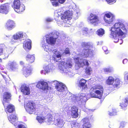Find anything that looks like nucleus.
I'll use <instances>...</instances> for the list:
<instances>
[{
  "label": "nucleus",
  "mask_w": 128,
  "mask_h": 128,
  "mask_svg": "<svg viewBox=\"0 0 128 128\" xmlns=\"http://www.w3.org/2000/svg\"><path fill=\"white\" fill-rule=\"evenodd\" d=\"M40 73L41 74H44V75L46 74V72H45V70L44 71V70H41V71H40Z\"/></svg>",
  "instance_id": "0e129e2a"
},
{
  "label": "nucleus",
  "mask_w": 128,
  "mask_h": 128,
  "mask_svg": "<svg viewBox=\"0 0 128 128\" xmlns=\"http://www.w3.org/2000/svg\"><path fill=\"white\" fill-rule=\"evenodd\" d=\"M12 7L16 12L19 14L24 12L25 9L24 6L21 3L20 0H14Z\"/></svg>",
  "instance_id": "0eeeda50"
},
{
  "label": "nucleus",
  "mask_w": 128,
  "mask_h": 128,
  "mask_svg": "<svg viewBox=\"0 0 128 128\" xmlns=\"http://www.w3.org/2000/svg\"><path fill=\"white\" fill-rule=\"evenodd\" d=\"M18 128H26L25 126L22 124H20L18 126Z\"/></svg>",
  "instance_id": "13d9d810"
},
{
  "label": "nucleus",
  "mask_w": 128,
  "mask_h": 128,
  "mask_svg": "<svg viewBox=\"0 0 128 128\" xmlns=\"http://www.w3.org/2000/svg\"><path fill=\"white\" fill-rule=\"evenodd\" d=\"M90 22L93 24L98 22L100 20L98 17L95 14L91 13L89 17Z\"/></svg>",
  "instance_id": "5701e85b"
},
{
  "label": "nucleus",
  "mask_w": 128,
  "mask_h": 128,
  "mask_svg": "<svg viewBox=\"0 0 128 128\" xmlns=\"http://www.w3.org/2000/svg\"><path fill=\"white\" fill-rule=\"evenodd\" d=\"M106 1L109 3L115 2L116 0H106Z\"/></svg>",
  "instance_id": "4d7b16f0"
},
{
  "label": "nucleus",
  "mask_w": 128,
  "mask_h": 128,
  "mask_svg": "<svg viewBox=\"0 0 128 128\" xmlns=\"http://www.w3.org/2000/svg\"><path fill=\"white\" fill-rule=\"evenodd\" d=\"M44 117L43 116H38L36 118L37 120L40 124L44 122Z\"/></svg>",
  "instance_id": "58836bf2"
},
{
  "label": "nucleus",
  "mask_w": 128,
  "mask_h": 128,
  "mask_svg": "<svg viewBox=\"0 0 128 128\" xmlns=\"http://www.w3.org/2000/svg\"><path fill=\"white\" fill-rule=\"evenodd\" d=\"M128 60L126 58L124 59L122 63L124 64H126L128 62Z\"/></svg>",
  "instance_id": "680f3d73"
},
{
  "label": "nucleus",
  "mask_w": 128,
  "mask_h": 128,
  "mask_svg": "<svg viewBox=\"0 0 128 128\" xmlns=\"http://www.w3.org/2000/svg\"><path fill=\"white\" fill-rule=\"evenodd\" d=\"M24 107L26 111L29 114H32L36 110L35 104L31 102H29Z\"/></svg>",
  "instance_id": "9b49d317"
},
{
  "label": "nucleus",
  "mask_w": 128,
  "mask_h": 128,
  "mask_svg": "<svg viewBox=\"0 0 128 128\" xmlns=\"http://www.w3.org/2000/svg\"><path fill=\"white\" fill-rule=\"evenodd\" d=\"M82 45L84 48L82 52L83 54L82 56L84 58L87 57L88 55V44L87 42H83L82 43Z\"/></svg>",
  "instance_id": "412c9836"
},
{
  "label": "nucleus",
  "mask_w": 128,
  "mask_h": 128,
  "mask_svg": "<svg viewBox=\"0 0 128 128\" xmlns=\"http://www.w3.org/2000/svg\"><path fill=\"white\" fill-rule=\"evenodd\" d=\"M54 119V123L55 125L59 127H62L63 126L64 124V122L63 120L59 118V116L58 114H55Z\"/></svg>",
  "instance_id": "dca6fc26"
},
{
  "label": "nucleus",
  "mask_w": 128,
  "mask_h": 128,
  "mask_svg": "<svg viewBox=\"0 0 128 128\" xmlns=\"http://www.w3.org/2000/svg\"><path fill=\"white\" fill-rule=\"evenodd\" d=\"M128 104L126 101V99L124 102H122V103H120V106L122 108H123L127 106V104Z\"/></svg>",
  "instance_id": "a19ab883"
},
{
  "label": "nucleus",
  "mask_w": 128,
  "mask_h": 128,
  "mask_svg": "<svg viewBox=\"0 0 128 128\" xmlns=\"http://www.w3.org/2000/svg\"><path fill=\"white\" fill-rule=\"evenodd\" d=\"M31 41L29 39L26 40L24 42L23 44V47L27 51L30 50L31 48Z\"/></svg>",
  "instance_id": "393cba45"
},
{
  "label": "nucleus",
  "mask_w": 128,
  "mask_h": 128,
  "mask_svg": "<svg viewBox=\"0 0 128 128\" xmlns=\"http://www.w3.org/2000/svg\"><path fill=\"white\" fill-rule=\"evenodd\" d=\"M3 49L2 47L0 45V56L1 55L2 53Z\"/></svg>",
  "instance_id": "e2e57ef3"
},
{
  "label": "nucleus",
  "mask_w": 128,
  "mask_h": 128,
  "mask_svg": "<svg viewBox=\"0 0 128 128\" xmlns=\"http://www.w3.org/2000/svg\"><path fill=\"white\" fill-rule=\"evenodd\" d=\"M0 73L4 78H5V76H6V72H4L2 71L1 72L0 71Z\"/></svg>",
  "instance_id": "603ef678"
},
{
  "label": "nucleus",
  "mask_w": 128,
  "mask_h": 128,
  "mask_svg": "<svg viewBox=\"0 0 128 128\" xmlns=\"http://www.w3.org/2000/svg\"><path fill=\"white\" fill-rule=\"evenodd\" d=\"M52 52L53 53L52 54L53 60L56 62H59V60L61 59L62 56L60 52L54 49Z\"/></svg>",
  "instance_id": "a211bd4d"
},
{
  "label": "nucleus",
  "mask_w": 128,
  "mask_h": 128,
  "mask_svg": "<svg viewBox=\"0 0 128 128\" xmlns=\"http://www.w3.org/2000/svg\"><path fill=\"white\" fill-rule=\"evenodd\" d=\"M80 11L79 10H76V16L74 17V15H72V13L69 11H67L64 12L63 10L62 9H60L58 10L55 11L54 12V17L55 19L56 20L57 18L62 15L60 17L62 20L63 21H67L71 19L74 16V18L76 19L78 18V14H79Z\"/></svg>",
  "instance_id": "7ed1b4c3"
},
{
  "label": "nucleus",
  "mask_w": 128,
  "mask_h": 128,
  "mask_svg": "<svg viewBox=\"0 0 128 128\" xmlns=\"http://www.w3.org/2000/svg\"><path fill=\"white\" fill-rule=\"evenodd\" d=\"M112 69L111 68H107L104 69V72H110L112 71Z\"/></svg>",
  "instance_id": "49530a36"
},
{
  "label": "nucleus",
  "mask_w": 128,
  "mask_h": 128,
  "mask_svg": "<svg viewBox=\"0 0 128 128\" xmlns=\"http://www.w3.org/2000/svg\"><path fill=\"white\" fill-rule=\"evenodd\" d=\"M64 36V34L62 32H54L46 35L45 37L46 43L45 40L42 41L41 42L42 47L45 51L52 52L54 50V48L52 46L50 48L49 45L47 43L51 45L55 44H57L58 42H56L58 36L62 37Z\"/></svg>",
  "instance_id": "f03ea898"
},
{
  "label": "nucleus",
  "mask_w": 128,
  "mask_h": 128,
  "mask_svg": "<svg viewBox=\"0 0 128 128\" xmlns=\"http://www.w3.org/2000/svg\"><path fill=\"white\" fill-rule=\"evenodd\" d=\"M14 110V106L12 104H9L7 106L6 111L12 113L13 112Z\"/></svg>",
  "instance_id": "72a5a7b5"
},
{
  "label": "nucleus",
  "mask_w": 128,
  "mask_h": 128,
  "mask_svg": "<svg viewBox=\"0 0 128 128\" xmlns=\"http://www.w3.org/2000/svg\"><path fill=\"white\" fill-rule=\"evenodd\" d=\"M104 30L102 28H100L98 30L96 31L97 34L100 36H102L104 34Z\"/></svg>",
  "instance_id": "e433bc0d"
},
{
  "label": "nucleus",
  "mask_w": 128,
  "mask_h": 128,
  "mask_svg": "<svg viewBox=\"0 0 128 128\" xmlns=\"http://www.w3.org/2000/svg\"><path fill=\"white\" fill-rule=\"evenodd\" d=\"M94 110H88V113H90V116H92V113Z\"/></svg>",
  "instance_id": "864d4df0"
},
{
  "label": "nucleus",
  "mask_w": 128,
  "mask_h": 128,
  "mask_svg": "<svg viewBox=\"0 0 128 128\" xmlns=\"http://www.w3.org/2000/svg\"><path fill=\"white\" fill-rule=\"evenodd\" d=\"M125 123L124 122H121L120 126V128H123L124 127Z\"/></svg>",
  "instance_id": "3c124183"
},
{
  "label": "nucleus",
  "mask_w": 128,
  "mask_h": 128,
  "mask_svg": "<svg viewBox=\"0 0 128 128\" xmlns=\"http://www.w3.org/2000/svg\"><path fill=\"white\" fill-rule=\"evenodd\" d=\"M14 22L12 20H9L7 21L4 25L6 29L8 30H11L15 27Z\"/></svg>",
  "instance_id": "6ab92c4d"
},
{
  "label": "nucleus",
  "mask_w": 128,
  "mask_h": 128,
  "mask_svg": "<svg viewBox=\"0 0 128 128\" xmlns=\"http://www.w3.org/2000/svg\"><path fill=\"white\" fill-rule=\"evenodd\" d=\"M117 111L114 108H112V110L109 112L108 114L110 116H113L116 114Z\"/></svg>",
  "instance_id": "ea45409f"
},
{
  "label": "nucleus",
  "mask_w": 128,
  "mask_h": 128,
  "mask_svg": "<svg viewBox=\"0 0 128 128\" xmlns=\"http://www.w3.org/2000/svg\"><path fill=\"white\" fill-rule=\"evenodd\" d=\"M11 97L10 94L7 92L4 93L3 95V100L2 102L4 107H5L6 102H8L9 101L10 98Z\"/></svg>",
  "instance_id": "b1692460"
},
{
  "label": "nucleus",
  "mask_w": 128,
  "mask_h": 128,
  "mask_svg": "<svg viewBox=\"0 0 128 128\" xmlns=\"http://www.w3.org/2000/svg\"><path fill=\"white\" fill-rule=\"evenodd\" d=\"M25 34V33L21 32H17L13 36L10 42L12 44L17 42L18 40L24 37Z\"/></svg>",
  "instance_id": "9d476101"
},
{
  "label": "nucleus",
  "mask_w": 128,
  "mask_h": 128,
  "mask_svg": "<svg viewBox=\"0 0 128 128\" xmlns=\"http://www.w3.org/2000/svg\"><path fill=\"white\" fill-rule=\"evenodd\" d=\"M104 89L102 86L98 84L91 88L90 92L92 97L101 98Z\"/></svg>",
  "instance_id": "20e7f679"
},
{
  "label": "nucleus",
  "mask_w": 128,
  "mask_h": 128,
  "mask_svg": "<svg viewBox=\"0 0 128 128\" xmlns=\"http://www.w3.org/2000/svg\"><path fill=\"white\" fill-rule=\"evenodd\" d=\"M56 0H51V2L53 6H58V2Z\"/></svg>",
  "instance_id": "37998d69"
},
{
  "label": "nucleus",
  "mask_w": 128,
  "mask_h": 128,
  "mask_svg": "<svg viewBox=\"0 0 128 128\" xmlns=\"http://www.w3.org/2000/svg\"><path fill=\"white\" fill-rule=\"evenodd\" d=\"M67 94V98L68 99L75 103L80 101L82 98L84 97H85L86 96L84 94L82 93H79L78 96H76V95L73 94L70 92L68 93Z\"/></svg>",
  "instance_id": "1a4fd4ad"
},
{
  "label": "nucleus",
  "mask_w": 128,
  "mask_h": 128,
  "mask_svg": "<svg viewBox=\"0 0 128 128\" xmlns=\"http://www.w3.org/2000/svg\"><path fill=\"white\" fill-rule=\"evenodd\" d=\"M46 20L47 22H50L52 21V19L50 18H48L46 19Z\"/></svg>",
  "instance_id": "6e6d98bb"
},
{
  "label": "nucleus",
  "mask_w": 128,
  "mask_h": 128,
  "mask_svg": "<svg viewBox=\"0 0 128 128\" xmlns=\"http://www.w3.org/2000/svg\"><path fill=\"white\" fill-rule=\"evenodd\" d=\"M47 116L48 123V124H53L54 123V118L51 115H48Z\"/></svg>",
  "instance_id": "c9c22d12"
},
{
  "label": "nucleus",
  "mask_w": 128,
  "mask_h": 128,
  "mask_svg": "<svg viewBox=\"0 0 128 128\" xmlns=\"http://www.w3.org/2000/svg\"><path fill=\"white\" fill-rule=\"evenodd\" d=\"M76 63V66H78L77 68H79L80 67L83 66L84 65L87 66V67L88 66V62L87 60H86L84 58L83 59L82 58H80L79 57L76 58H74ZM86 72L87 74L88 73V68L86 67Z\"/></svg>",
  "instance_id": "6e6552de"
},
{
  "label": "nucleus",
  "mask_w": 128,
  "mask_h": 128,
  "mask_svg": "<svg viewBox=\"0 0 128 128\" xmlns=\"http://www.w3.org/2000/svg\"><path fill=\"white\" fill-rule=\"evenodd\" d=\"M31 71V68L30 66L24 67L23 68L22 74L26 77H27L30 74Z\"/></svg>",
  "instance_id": "a878e982"
},
{
  "label": "nucleus",
  "mask_w": 128,
  "mask_h": 128,
  "mask_svg": "<svg viewBox=\"0 0 128 128\" xmlns=\"http://www.w3.org/2000/svg\"><path fill=\"white\" fill-rule=\"evenodd\" d=\"M35 58L34 55H32L28 54L26 56V60L30 63H32L34 62Z\"/></svg>",
  "instance_id": "7c9ffc66"
},
{
  "label": "nucleus",
  "mask_w": 128,
  "mask_h": 128,
  "mask_svg": "<svg viewBox=\"0 0 128 128\" xmlns=\"http://www.w3.org/2000/svg\"><path fill=\"white\" fill-rule=\"evenodd\" d=\"M88 29L87 28L84 27L82 29V33L84 35L86 36L87 35Z\"/></svg>",
  "instance_id": "79ce46f5"
},
{
  "label": "nucleus",
  "mask_w": 128,
  "mask_h": 128,
  "mask_svg": "<svg viewBox=\"0 0 128 128\" xmlns=\"http://www.w3.org/2000/svg\"><path fill=\"white\" fill-rule=\"evenodd\" d=\"M126 102H127V103L128 104V98H126Z\"/></svg>",
  "instance_id": "69168bd1"
},
{
  "label": "nucleus",
  "mask_w": 128,
  "mask_h": 128,
  "mask_svg": "<svg viewBox=\"0 0 128 128\" xmlns=\"http://www.w3.org/2000/svg\"><path fill=\"white\" fill-rule=\"evenodd\" d=\"M115 82L113 85V86L114 88H117L118 86L122 84V82L118 78L115 79Z\"/></svg>",
  "instance_id": "f704fd0d"
},
{
  "label": "nucleus",
  "mask_w": 128,
  "mask_h": 128,
  "mask_svg": "<svg viewBox=\"0 0 128 128\" xmlns=\"http://www.w3.org/2000/svg\"><path fill=\"white\" fill-rule=\"evenodd\" d=\"M110 30L111 31L110 37L114 39L115 42H118L120 44L122 43L123 41L121 39H120L118 36L124 35L125 36L128 33V28L124 24L120 22L115 23L112 27Z\"/></svg>",
  "instance_id": "f257e3e1"
},
{
  "label": "nucleus",
  "mask_w": 128,
  "mask_h": 128,
  "mask_svg": "<svg viewBox=\"0 0 128 128\" xmlns=\"http://www.w3.org/2000/svg\"><path fill=\"white\" fill-rule=\"evenodd\" d=\"M87 80L84 79H81L78 82V86L82 90L86 91L88 88L87 84L86 83Z\"/></svg>",
  "instance_id": "aec40b11"
},
{
  "label": "nucleus",
  "mask_w": 128,
  "mask_h": 128,
  "mask_svg": "<svg viewBox=\"0 0 128 128\" xmlns=\"http://www.w3.org/2000/svg\"><path fill=\"white\" fill-rule=\"evenodd\" d=\"M8 65L10 66V68L13 71H16L18 69V65L15 62H10L8 63Z\"/></svg>",
  "instance_id": "c85d7f7f"
},
{
  "label": "nucleus",
  "mask_w": 128,
  "mask_h": 128,
  "mask_svg": "<svg viewBox=\"0 0 128 128\" xmlns=\"http://www.w3.org/2000/svg\"><path fill=\"white\" fill-rule=\"evenodd\" d=\"M65 21H64L63 20L62 21H58L57 22V23L58 26H61L63 25V24L65 22Z\"/></svg>",
  "instance_id": "a18cd8bd"
},
{
  "label": "nucleus",
  "mask_w": 128,
  "mask_h": 128,
  "mask_svg": "<svg viewBox=\"0 0 128 128\" xmlns=\"http://www.w3.org/2000/svg\"><path fill=\"white\" fill-rule=\"evenodd\" d=\"M21 92L24 95H28L30 93V88L24 85H22L21 87Z\"/></svg>",
  "instance_id": "bb28decb"
},
{
  "label": "nucleus",
  "mask_w": 128,
  "mask_h": 128,
  "mask_svg": "<svg viewBox=\"0 0 128 128\" xmlns=\"http://www.w3.org/2000/svg\"><path fill=\"white\" fill-rule=\"evenodd\" d=\"M91 126V125L90 124H89V123H88V128H90V127Z\"/></svg>",
  "instance_id": "338daca9"
},
{
  "label": "nucleus",
  "mask_w": 128,
  "mask_h": 128,
  "mask_svg": "<svg viewBox=\"0 0 128 128\" xmlns=\"http://www.w3.org/2000/svg\"><path fill=\"white\" fill-rule=\"evenodd\" d=\"M12 52V51L10 50V49L8 48L4 49L3 50L2 52L3 58L4 59L7 58H8L9 54Z\"/></svg>",
  "instance_id": "c756f323"
},
{
  "label": "nucleus",
  "mask_w": 128,
  "mask_h": 128,
  "mask_svg": "<svg viewBox=\"0 0 128 128\" xmlns=\"http://www.w3.org/2000/svg\"><path fill=\"white\" fill-rule=\"evenodd\" d=\"M82 122L83 123L82 128H88V118L86 117L83 119Z\"/></svg>",
  "instance_id": "473e14b6"
},
{
  "label": "nucleus",
  "mask_w": 128,
  "mask_h": 128,
  "mask_svg": "<svg viewBox=\"0 0 128 128\" xmlns=\"http://www.w3.org/2000/svg\"><path fill=\"white\" fill-rule=\"evenodd\" d=\"M88 75L92 72V69L90 67H88Z\"/></svg>",
  "instance_id": "052dcab7"
},
{
  "label": "nucleus",
  "mask_w": 128,
  "mask_h": 128,
  "mask_svg": "<svg viewBox=\"0 0 128 128\" xmlns=\"http://www.w3.org/2000/svg\"><path fill=\"white\" fill-rule=\"evenodd\" d=\"M72 66V62H62L59 64L58 68L61 72L66 74L71 77L73 74L71 72Z\"/></svg>",
  "instance_id": "39448f33"
},
{
  "label": "nucleus",
  "mask_w": 128,
  "mask_h": 128,
  "mask_svg": "<svg viewBox=\"0 0 128 128\" xmlns=\"http://www.w3.org/2000/svg\"><path fill=\"white\" fill-rule=\"evenodd\" d=\"M43 68L46 73H48L53 72L55 69V67L53 64L49 63L45 64L43 66Z\"/></svg>",
  "instance_id": "f3484780"
},
{
  "label": "nucleus",
  "mask_w": 128,
  "mask_h": 128,
  "mask_svg": "<svg viewBox=\"0 0 128 128\" xmlns=\"http://www.w3.org/2000/svg\"><path fill=\"white\" fill-rule=\"evenodd\" d=\"M52 83L56 85V88L58 92V94L60 98L64 96L67 91V88L66 85L57 80L52 81Z\"/></svg>",
  "instance_id": "423d86ee"
},
{
  "label": "nucleus",
  "mask_w": 128,
  "mask_h": 128,
  "mask_svg": "<svg viewBox=\"0 0 128 128\" xmlns=\"http://www.w3.org/2000/svg\"><path fill=\"white\" fill-rule=\"evenodd\" d=\"M58 2L61 4H63L66 1V0H58Z\"/></svg>",
  "instance_id": "bf43d9fd"
},
{
  "label": "nucleus",
  "mask_w": 128,
  "mask_h": 128,
  "mask_svg": "<svg viewBox=\"0 0 128 128\" xmlns=\"http://www.w3.org/2000/svg\"><path fill=\"white\" fill-rule=\"evenodd\" d=\"M114 81V79L112 76H109L106 80V83L108 85H113Z\"/></svg>",
  "instance_id": "2f4dec72"
},
{
  "label": "nucleus",
  "mask_w": 128,
  "mask_h": 128,
  "mask_svg": "<svg viewBox=\"0 0 128 128\" xmlns=\"http://www.w3.org/2000/svg\"><path fill=\"white\" fill-rule=\"evenodd\" d=\"M96 50L94 46L92 43H88V58H92L95 54Z\"/></svg>",
  "instance_id": "2eb2a0df"
},
{
  "label": "nucleus",
  "mask_w": 128,
  "mask_h": 128,
  "mask_svg": "<svg viewBox=\"0 0 128 128\" xmlns=\"http://www.w3.org/2000/svg\"><path fill=\"white\" fill-rule=\"evenodd\" d=\"M79 124L75 121L72 122L71 123V125L72 128H79Z\"/></svg>",
  "instance_id": "4c0bfd02"
},
{
  "label": "nucleus",
  "mask_w": 128,
  "mask_h": 128,
  "mask_svg": "<svg viewBox=\"0 0 128 128\" xmlns=\"http://www.w3.org/2000/svg\"><path fill=\"white\" fill-rule=\"evenodd\" d=\"M36 86L37 88L44 90H48L49 87L48 83L44 81L39 82Z\"/></svg>",
  "instance_id": "4468645a"
},
{
  "label": "nucleus",
  "mask_w": 128,
  "mask_h": 128,
  "mask_svg": "<svg viewBox=\"0 0 128 128\" xmlns=\"http://www.w3.org/2000/svg\"><path fill=\"white\" fill-rule=\"evenodd\" d=\"M78 108L77 107L73 106L71 108V111L72 113V115L73 118H77L78 116Z\"/></svg>",
  "instance_id": "cd10ccee"
},
{
  "label": "nucleus",
  "mask_w": 128,
  "mask_h": 128,
  "mask_svg": "<svg viewBox=\"0 0 128 128\" xmlns=\"http://www.w3.org/2000/svg\"><path fill=\"white\" fill-rule=\"evenodd\" d=\"M102 48L104 50L105 53L107 54L108 53L109 51L108 50L107 47L106 46H104Z\"/></svg>",
  "instance_id": "de8ad7c7"
},
{
  "label": "nucleus",
  "mask_w": 128,
  "mask_h": 128,
  "mask_svg": "<svg viewBox=\"0 0 128 128\" xmlns=\"http://www.w3.org/2000/svg\"><path fill=\"white\" fill-rule=\"evenodd\" d=\"M9 121L15 126H16L18 124V119L16 115L12 114L8 117Z\"/></svg>",
  "instance_id": "4be33fe9"
},
{
  "label": "nucleus",
  "mask_w": 128,
  "mask_h": 128,
  "mask_svg": "<svg viewBox=\"0 0 128 128\" xmlns=\"http://www.w3.org/2000/svg\"><path fill=\"white\" fill-rule=\"evenodd\" d=\"M20 63L21 64H23V62L22 61H20Z\"/></svg>",
  "instance_id": "774afa93"
},
{
  "label": "nucleus",
  "mask_w": 128,
  "mask_h": 128,
  "mask_svg": "<svg viewBox=\"0 0 128 128\" xmlns=\"http://www.w3.org/2000/svg\"><path fill=\"white\" fill-rule=\"evenodd\" d=\"M94 34V32L92 30V29H90L88 32V35H91L93 34Z\"/></svg>",
  "instance_id": "5fc2aeb1"
},
{
  "label": "nucleus",
  "mask_w": 128,
  "mask_h": 128,
  "mask_svg": "<svg viewBox=\"0 0 128 128\" xmlns=\"http://www.w3.org/2000/svg\"><path fill=\"white\" fill-rule=\"evenodd\" d=\"M106 22L108 24H111L115 19L114 16L110 13L106 14L104 16Z\"/></svg>",
  "instance_id": "f8f14e48"
},
{
  "label": "nucleus",
  "mask_w": 128,
  "mask_h": 128,
  "mask_svg": "<svg viewBox=\"0 0 128 128\" xmlns=\"http://www.w3.org/2000/svg\"><path fill=\"white\" fill-rule=\"evenodd\" d=\"M45 98V99L46 100L47 102H50L52 100L51 98L50 97L47 96Z\"/></svg>",
  "instance_id": "8fccbe9b"
},
{
  "label": "nucleus",
  "mask_w": 128,
  "mask_h": 128,
  "mask_svg": "<svg viewBox=\"0 0 128 128\" xmlns=\"http://www.w3.org/2000/svg\"><path fill=\"white\" fill-rule=\"evenodd\" d=\"M64 53L66 54H70V49L68 48H66L64 50Z\"/></svg>",
  "instance_id": "09e8293b"
},
{
  "label": "nucleus",
  "mask_w": 128,
  "mask_h": 128,
  "mask_svg": "<svg viewBox=\"0 0 128 128\" xmlns=\"http://www.w3.org/2000/svg\"><path fill=\"white\" fill-rule=\"evenodd\" d=\"M10 7V4L6 3L0 6V12L6 14L8 12Z\"/></svg>",
  "instance_id": "ddd939ff"
},
{
  "label": "nucleus",
  "mask_w": 128,
  "mask_h": 128,
  "mask_svg": "<svg viewBox=\"0 0 128 128\" xmlns=\"http://www.w3.org/2000/svg\"><path fill=\"white\" fill-rule=\"evenodd\" d=\"M124 79H126L128 80V72H124Z\"/></svg>",
  "instance_id": "c03bdc74"
}]
</instances>
